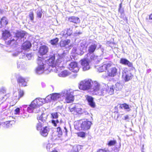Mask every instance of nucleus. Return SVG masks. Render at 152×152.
<instances>
[{
    "mask_svg": "<svg viewBox=\"0 0 152 152\" xmlns=\"http://www.w3.org/2000/svg\"><path fill=\"white\" fill-rule=\"evenodd\" d=\"M100 84L97 83H95V84L93 88V92L96 95L99 96H104L105 94L106 90L105 88H101Z\"/></svg>",
    "mask_w": 152,
    "mask_h": 152,
    "instance_id": "423d86ee",
    "label": "nucleus"
},
{
    "mask_svg": "<svg viewBox=\"0 0 152 152\" xmlns=\"http://www.w3.org/2000/svg\"><path fill=\"white\" fill-rule=\"evenodd\" d=\"M47 118V115L44 113H42L39 116L37 117L38 120H40L42 122L45 121Z\"/></svg>",
    "mask_w": 152,
    "mask_h": 152,
    "instance_id": "393cba45",
    "label": "nucleus"
},
{
    "mask_svg": "<svg viewBox=\"0 0 152 152\" xmlns=\"http://www.w3.org/2000/svg\"><path fill=\"white\" fill-rule=\"evenodd\" d=\"M116 141L115 140H111L109 141L107 144L109 146H112L116 144Z\"/></svg>",
    "mask_w": 152,
    "mask_h": 152,
    "instance_id": "e433bc0d",
    "label": "nucleus"
},
{
    "mask_svg": "<svg viewBox=\"0 0 152 152\" xmlns=\"http://www.w3.org/2000/svg\"><path fill=\"white\" fill-rule=\"evenodd\" d=\"M51 118H57L58 117V115L57 112L53 113L51 114Z\"/></svg>",
    "mask_w": 152,
    "mask_h": 152,
    "instance_id": "37998d69",
    "label": "nucleus"
},
{
    "mask_svg": "<svg viewBox=\"0 0 152 152\" xmlns=\"http://www.w3.org/2000/svg\"><path fill=\"white\" fill-rule=\"evenodd\" d=\"M44 127L43 124L40 122H39L37 124L36 128L37 130L39 132L43 129Z\"/></svg>",
    "mask_w": 152,
    "mask_h": 152,
    "instance_id": "7c9ffc66",
    "label": "nucleus"
},
{
    "mask_svg": "<svg viewBox=\"0 0 152 152\" xmlns=\"http://www.w3.org/2000/svg\"><path fill=\"white\" fill-rule=\"evenodd\" d=\"M8 24V20L5 16L2 17L0 19V28L5 27Z\"/></svg>",
    "mask_w": 152,
    "mask_h": 152,
    "instance_id": "2eb2a0df",
    "label": "nucleus"
},
{
    "mask_svg": "<svg viewBox=\"0 0 152 152\" xmlns=\"http://www.w3.org/2000/svg\"><path fill=\"white\" fill-rule=\"evenodd\" d=\"M86 99L88 102V104L92 108H94L96 106L95 102L94 100V98L88 95L85 96Z\"/></svg>",
    "mask_w": 152,
    "mask_h": 152,
    "instance_id": "ddd939ff",
    "label": "nucleus"
},
{
    "mask_svg": "<svg viewBox=\"0 0 152 152\" xmlns=\"http://www.w3.org/2000/svg\"><path fill=\"white\" fill-rule=\"evenodd\" d=\"M45 61L44 58L40 57L37 59V63L38 65L35 69L37 73H39L41 71L46 70L48 69V67H46V65L44 63L45 62Z\"/></svg>",
    "mask_w": 152,
    "mask_h": 152,
    "instance_id": "20e7f679",
    "label": "nucleus"
},
{
    "mask_svg": "<svg viewBox=\"0 0 152 152\" xmlns=\"http://www.w3.org/2000/svg\"><path fill=\"white\" fill-rule=\"evenodd\" d=\"M48 99V97H47V98H46V99Z\"/></svg>",
    "mask_w": 152,
    "mask_h": 152,
    "instance_id": "13d9d810",
    "label": "nucleus"
},
{
    "mask_svg": "<svg viewBox=\"0 0 152 152\" xmlns=\"http://www.w3.org/2000/svg\"><path fill=\"white\" fill-rule=\"evenodd\" d=\"M97 48V45L95 44H92L88 47V51L89 53L92 54L95 51Z\"/></svg>",
    "mask_w": 152,
    "mask_h": 152,
    "instance_id": "4be33fe9",
    "label": "nucleus"
},
{
    "mask_svg": "<svg viewBox=\"0 0 152 152\" xmlns=\"http://www.w3.org/2000/svg\"><path fill=\"white\" fill-rule=\"evenodd\" d=\"M49 132V129L47 126H45L43 129L39 132L40 134L43 137H47Z\"/></svg>",
    "mask_w": 152,
    "mask_h": 152,
    "instance_id": "dca6fc26",
    "label": "nucleus"
},
{
    "mask_svg": "<svg viewBox=\"0 0 152 152\" xmlns=\"http://www.w3.org/2000/svg\"><path fill=\"white\" fill-rule=\"evenodd\" d=\"M70 152H79L78 147L77 146H74Z\"/></svg>",
    "mask_w": 152,
    "mask_h": 152,
    "instance_id": "c03bdc74",
    "label": "nucleus"
},
{
    "mask_svg": "<svg viewBox=\"0 0 152 152\" xmlns=\"http://www.w3.org/2000/svg\"><path fill=\"white\" fill-rule=\"evenodd\" d=\"M70 40L68 39L66 40L61 41L60 42V45L61 47H65L68 45L70 42Z\"/></svg>",
    "mask_w": 152,
    "mask_h": 152,
    "instance_id": "a878e982",
    "label": "nucleus"
},
{
    "mask_svg": "<svg viewBox=\"0 0 152 152\" xmlns=\"http://www.w3.org/2000/svg\"><path fill=\"white\" fill-rule=\"evenodd\" d=\"M122 88V86L121 84L118 83H116L115 88L117 91L120 90Z\"/></svg>",
    "mask_w": 152,
    "mask_h": 152,
    "instance_id": "c9c22d12",
    "label": "nucleus"
},
{
    "mask_svg": "<svg viewBox=\"0 0 152 152\" xmlns=\"http://www.w3.org/2000/svg\"><path fill=\"white\" fill-rule=\"evenodd\" d=\"M42 99L36 98L35 100L32 101L31 102L36 108L39 107L41 106L43 103L41 100Z\"/></svg>",
    "mask_w": 152,
    "mask_h": 152,
    "instance_id": "412c9836",
    "label": "nucleus"
},
{
    "mask_svg": "<svg viewBox=\"0 0 152 152\" xmlns=\"http://www.w3.org/2000/svg\"><path fill=\"white\" fill-rule=\"evenodd\" d=\"M107 92H108V93L110 95L112 94L114 92V89L113 86H112L110 88H108Z\"/></svg>",
    "mask_w": 152,
    "mask_h": 152,
    "instance_id": "4c0bfd02",
    "label": "nucleus"
},
{
    "mask_svg": "<svg viewBox=\"0 0 152 152\" xmlns=\"http://www.w3.org/2000/svg\"><path fill=\"white\" fill-rule=\"evenodd\" d=\"M15 113L14 114L15 115H17L19 114L20 112V109L19 107H17L14 110Z\"/></svg>",
    "mask_w": 152,
    "mask_h": 152,
    "instance_id": "de8ad7c7",
    "label": "nucleus"
},
{
    "mask_svg": "<svg viewBox=\"0 0 152 152\" xmlns=\"http://www.w3.org/2000/svg\"><path fill=\"white\" fill-rule=\"evenodd\" d=\"M55 56H53L50 57L48 59V65L54 67L55 66Z\"/></svg>",
    "mask_w": 152,
    "mask_h": 152,
    "instance_id": "5701e85b",
    "label": "nucleus"
},
{
    "mask_svg": "<svg viewBox=\"0 0 152 152\" xmlns=\"http://www.w3.org/2000/svg\"><path fill=\"white\" fill-rule=\"evenodd\" d=\"M69 110L72 113L77 114L78 113H79L80 112H81V109L78 107L77 106H75L72 108H69Z\"/></svg>",
    "mask_w": 152,
    "mask_h": 152,
    "instance_id": "a211bd4d",
    "label": "nucleus"
},
{
    "mask_svg": "<svg viewBox=\"0 0 152 152\" xmlns=\"http://www.w3.org/2000/svg\"><path fill=\"white\" fill-rule=\"evenodd\" d=\"M82 68L84 71L89 69L90 68L89 65V61L86 58H83L80 61Z\"/></svg>",
    "mask_w": 152,
    "mask_h": 152,
    "instance_id": "6e6552de",
    "label": "nucleus"
},
{
    "mask_svg": "<svg viewBox=\"0 0 152 152\" xmlns=\"http://www.w3.org/2000/svg\"><path fill=\"white\" fill-rule=\"evenodd\" d=\"M122 7V3H121L119 4V8L118 9V11L120 12L121 14H123L124 12V11L123 9L121 10Z\"/></svg>",
    "mask_w": 152,
    "mask_h": 152,
    "instance_id": "a18cd8bd",
    "label": "nucleus"
},
{
    "mask_svg": "<svg viewBox=\"0 0 152 152\" xmlns=\"http://www.w3.org/2000/svg\"><path fill=\"white\" fill-rule=\"evenodd\" d=\"M42 10H38L37 12V17L41 18L42 16Z\"/></svg>",
    "mask_w": 152,
    "mask_h": 152,
    "instance_id": "79ce46f5",
    "label": "nucleus"
},
{
    "mask_svg": "<svg viewBox=\"0 0 152 152\" xmlns=\"http://www.w3.org/2000/svg\"><path fill=\"white\" fill-rule=\"evenodd\" d=\"M123 76L124 77V79L125 82H128L134 77L133 75L127 70L124 69L122 72Z\"/></svg>",
    "mask_w": 152,
    "mask_h": 152,
    "instance_id": "0eeeda50",
    "label": "nucleus"
},
{
    "mask_svg": "<svg viewBox=\"0 0 152 152\" xmlns=\"http://www.w3.org/2000/svg\"><path fill=\"white\" fill-rule=\"evenodd\" d=\"M92 124L91 121L86 120L83 121L81 123L79 121H77L75 123V126L77 129L79 127V126L80 125V127L82 130L86 131L89 129Z\"/></svg>",
    "mask_w": 152,
    "mask_h": 152,
    "instance_id": "7ed1b4c3",
    "label": "nucleus"
},
{
    "mask_svg": "<svg viewBox=\"0 0 152 152\" xmlns=\"http://www.w3.org/2000/svg\"><path fill=\"white\" fill-rule=\"evenodd\" d=\"M31 47V44L30 42L28 41L25 42L22 46V48L24 50H27L30 49Z\"/></svg>",
    "mask_w": 152,
    "mask_h": 152,
    "instance_id": "b1692460",
    "label": "nucleus"
},
{
    "mask_svg": "<svg viewBox=\"0 0 152 152\" xmlns=\"http://www.w3.org/2000/svg\"><path fill=\"white\" fill-rule=\"evenodd\" d=\"M120 63L122 64L127 66L130 67H133V66L132 63L130 62L126 58H122L120 59Z\"/></svg>",
    "mask_w": 152,
    "mask_h": 152,
    "instance_id": "4468645a",
    "label": "nucleus"
},
{
    "mask_svg": "<svg viewBox=\"0 0 152 152\" xmlns=\"http://www.w3.org/2000/svg\"><path fill=\"white\" fill-rule=\"evenodd\" d=\"M68 20L70 22L73 23L75 24L79 23L80 22V18L76 16H72L68 18Z\"/></svg>",
    "mask_w": 152,
    "mask_h": 152,
    "instance_id": "f3484780",
    "label": "nucleus"
},
{
    "mask_svg": "<svg viewBox=\"0 0 152 152\" xmlns=\"http://www.w3.org/2000/svg\"><path fill=\"white\" fill-rule=\"evenodd\" d=\"M62 94L60 93H55L50 95V99L53 101H55L61 98Z\"/></svg>",
    "mask_w": 152,
    "mask_h": 152,
    "instance_id": "aec40b11",
    "label": "nucleus"
},
{
    "mask_svg": "<svg viewBox=\"0 0 152 152\" xmlns=\"http://www.w3.org/2000/svg\"><path fill=\"white\" fill-rule=\"evenodd\" d=\"M58 41L59 39L57 37H56L51 39L50 41V42L52 45H56L58 44Z\"/></svg>",
    "mask_w": 152,
    "mask_h": 152,
    "instance_id": "c85d7f7f",
    "label": "nucleus"
},
{
    "mask_svg": "<svg viewBox=\"0 0 152 152\" xmlns=\"http://www.w3.org/2000/svg\"><path fill=\"white\" fill-rule=\"evenodd\" d=\"M15 124V122L14 121H8L4 123L5 126L6 128L10 127L13 124Z\"/></svg>",
    "mask_w": 152,
    "mask_h": 152,
    "instance_id": "cd10ccee",
    "label": "nucleus"
},
{
    "mask_svg": "<svg viewBox=\"0 0 152 152\" xmlns=\"http://www.w3.org/2000/svg\"><path fill=\"white\" fill-rule=\"evenodd\" d=\"M18 93V97L17 96H15L14 98L15 99L18 100L20 98L22 97L24 95V92L23 90H21L20 89Z\"/></svg>",
    "mask_w": 152,
    "mask_h": 152,
    "instance_id": "bb28decb",
    "label": "nucleus"
},
{
    "mask_svg": "<svg viewBox=\"0 0 152 152\" xmlns=\"http://www.w3.org/2000/svg\"><path fill=\"white\" fill-rule=\"evenodd\" d=\"M36 108V107L31 102L27 108V110L28 112L31 113L33 112L34 109Z\"/></svg>",
    "mask_w": 152,
    "mask_h": 152,
    "instance_id": "c756f323",
    "label": "nucleus"
},
{
    "mask_svg": "<svg viewBox=\"0 0 152 152\" xmlns=\"http://www.w3.org/2000/svg\"><path fill=\"white\" fill-rule=\"evenodd\" d=\"M64 129L65 130V132L66 133V134H67V129L66 128V127H64Z\"/></svg>",
    "mask_w": 152,
    "mask_h": 152,
    "instance_id": "6e6d98bb",
    "label": "nucleus"
},
{
    "mask_svg": "<svg viewBox=\"0 0 152 152\" xmlns=\"http://www.w3.org/2000/svg\"><path fill=\"white\" fill-rule=\"evenodd\" d=\"M50 152H59L58 149L57 148H54L52 151H50Z\"/></svg>",
    "mask_w": 152,
    "mask_h": 152,
    "instance_id": "603ef678",
    "label": "nucleus"
},
{
    "mask_svg": "<svg viewBox=\"0 0 152 152\" xmlns=\"http://www.w3.org/2000/svg\"><path fill=\"white\" fill-rule=\"evenodd\" d=\"M119 107L121 109L124 108L126 110L129 109V105L126 103H124L120 104Z\"/></svg>",
    "mask_w": 152,
    "mask_h": 152,
    "instance_id": "f704fd0d",
    "label": "nucleus"
},
{
    "mask_svg": "<svg viewBox=\"0 0 152 152\" xmlns=\"http://www.w3.org/2000/svg\"><path fill=\"white\" fill-rule=\"evenodd\" d=\"M63 94V96H64V103H70L74 102L75 96L73 95V92L71 91V89L64 91Z\"/></svg>",
    "mask_w": 152,
    "mask_h": 152,
    "instance_id": "f03ea898",
    "label": "nucleus"
},
{
    "mask_svg": "<svg viewBox=\"0 0 152 152\" xmlns=\"http://www.w3.org/2000/svg\"><path fill=\"white\" fill-rule=\"evenodd\" d=\"M97 152H108V150H107L105 148L103 149H99Z\"/></svg>",
    "mask_w": 152,
    "mask_h": 152,
    "instance_id": "8fccbe9b",
    "label": "nucleus"
},
{
    "mask_svg": "<svg viewBox=\"0 0 152 152\" xmlns=\"http://www.w3.org/2000/svg\"><path fill=\"white\" fill-rule=\"evenodd\" d=\"M113 63L110 61H106L104 62L102 65L98 68V71L99 72H105L107 74V77H113L117 74L118 69L115 67H112Z\"/></svg>",
    "mask_w": 152,
    "mask_h": 152,
    "instance_id": "f257e3e1",
    "label": "nucleus"
},
{
    "mask_svg": "<svg viewBox=\"0 0 152 152\" xmlns=\"http://www.w3.org/2000/svg\"><path fill=\"white\" fill-rule=\"evenodd\" d=\"M28 16L30 18V20L32 21L33 22L34 20V14L33 12H30Z\"/></svg>",
    "mask_w": 152,
    "mask_h": 152,
    "instance_id": "58836bf2",
    "label": "nucleus"
},
{
    "mask_svg": "<svg viewBox=\"0 0 152 152\" xmlns=\"http://www.w3.org/2000/svg\"><path fill=\"white\" fill-rule=\"evenodd\" d=\"M53 147V145L52 144H48L46 146V148L48 151H51L53 149L52 148Z\"/></svg>",
    "mask_w": 152,
    "mask_h": 152,
    "instance_id": "ea45409f",
    "label": "nucleus"
},
{
    "mask_svg": "<svg viewBox=\"0 0 152 152\" xmlns=\"http://www.w3.org/2000/svg\"><path fill=\"white\" fill-rule=\"evenodd\" d=\"M10 31L7 30H5L2 31V37L4 40H7L9 37L11 36Z\"/></svg>",
    "mask_w": 152,
    "mask_h": 152,
    "instance_id": "6ab92c4d",
    "label": "nucleus"
},
{
    "mask_svg": "<svg viewBox=\"0 0 152 152\" xmlns=\"http://www.w3.org/2000/svg\"><path fill=\"white\" fill-rule=\"evenodd\" d=\"M6 89L4 87H2L0 89V92L1 93H4L6 92Z\"/></svg>",
    "mask_w": 152,
    "mask_h": 152,
    "instance_id": "3c124183",
    "label": "nucleus"
},
{
    "mask_svg": "<svg viewBox=\"0 0 152 152\" xmlns=\"http://www.w3.org/2000/svg\"><path fill=\"white\" fill-rule=\"evenodd\" d=\"M26 56L28 57V56H30V57H31V54H27L26 55Z\"/></svg>",
    "mask_w": 152,
    "mask_h": 152,
    "instance_id": "4d7b16f0",
    "label": "nucleus"
},
{
    "mask_svg": "<svg viewBox=\"0 0 152 152\" xmlns=\"http://www.w3.org/2000/svg\"><path fill=\"white\" fill-rule=\"evenodd\" d=\"M78 137L83 138H85L86 136V133L83 132H80L76 133Z\"/></svg>",
    "mask_w": 152,
    "mask_h": 152,
    "instance_id": "2f4dec72",
    "label": "nucleus"
},
{
    "mask_svg": "<svg viewBox=\"0 0 152 152\" xmlns=\"http://www.w3.org/2000/svg\"><path fill=\"white\" fill-rule=\"evenodd\" d=\"M56 131L58 132V136H60L62 135L63 132L61 128L60 127H57Z\"/></svg>",
    "mask_w": 152,
    "mask_h": 152,
    "instance_id": "a19ab883",
    "label": "nucleus"
},
{
    "mask_svg": "<svg viewBox=\"0 0 152 152\" xmlns=\"http://www.w3.org/2000/svg\"><path fill=\"white\" fill-rule=\"evenodd\" d=\"M96 57L97 56L94 55H92L90 57V60L91 61H92V60H96Z\"/></svg>",
    "mask_w": 152,
    "mask_h": 152,
    "instance_id": "09e8293b",
    "label": "nucleus"
},
{
    "mask_svg": "<svg viewBox=\"0 0 152 152\" xmlns=\"http://www.w3.org/2000/svg\"><path fill=\"white\" fill-rule=\"evenodd\" d=\"M149 19L152 20V13L150 14L149 15Z\"/></svg>",
    "mask_w": 152,
    "mask_h": 152,
    "instance_id": "5fc2aeb1",
    "label": "nucleus"
},
{
    "mask_svg": "<svg viewBox=\"0 0 152 152\" xmlns=\"http://www.w3.org/2000/svg\"><path fill=\"white\" fill-rule=\"evenodd\" d=\"M27 33L24 31H17L15 34V37L17 38L18 39H21L24 38L25 36H26Z\"/></svg>",
    "mask_w": 152,
    "mask_h": 152,
    "instance_id": "f8f14e48",
    "label": "nucleus"
},
{
    "mask_svg": "<svg viewBox=\"0 0 152 152\" xmlns=\"http://www.w3.org/2000/svg\"><path fill=\"white\" fill-rule=\"evenodd\" d=\"M17 83L20 86L25 87L27 86V81L26 79L21 76L19 77L17 79Z\"/></svg>",
    "mask_w": 152,
    "mask_h": 152,
    "instance_id": "9d476101",
    "label": "nucleus"
},
{
    "mask_svg": "<svg viewBox=\"0 0 152 152\" xmlns=\"http://www.w3.org/2000/svg\"><path fill=\"white\" fill-rule=\"evenodd\" d=\"M48 47L45 45H42L39 48L38 52L40 56H43L46 54L48 52Z\"/></svg>",
    "mask_w": 152,
    "mask_h": 152,
    "instance_id": "1a4fd4ad",
    "label": "nucleus"
},
{
    "mask_svg": "<svg viewBox=\"0 0 152 152\" xmlns=\"http://www.w3.org/2000/svg\"><path fill=\"white\" fill-rule=\"evenodd\" d=\"M79 88L83 91L87 90L92 87L91 81L88 79H85L81 81L78 86Z\"/></svg>",
    "mask_w": 152,
    "mask_h": 152,
    "instance_id": "39448f33",
    "label": "nucleus"
},
{
    "mask_svg": "<svg viewBox=\"0 0 152 152\" xmlns=\"http://www.w3.org/2000/svg\"><path fill=\"white\" fill-rule=\"evenodd\" d=\"M69 69L72 72L76 73L79 70V67L77 66V63L75 62H71L69 64Z\"/></svg>",
    "mask_w": 152,
    "mask_h": 152,
    "instance_id": "9b49d317",
    "label": "nucleus"
},
{
    "mask_svg": "<svg viewBox=\"0 0 152 152\" xmlns=\"http://www.w3.org/2000/svg\"><path fill=\"white\" fill-rule=\"evenodd\" d=\"M16 42V40H15L14 39H13L11 40L6 41L5 42V43L7 45H13L15 44Z\"/></svg>",
    "mask_w": 152,
    "mask_h": 152,
    "instance_id": "473e14b6",
    "label": "nucleus"
},
{
    "mask_svg": "<svg viewBox=\"0 0 152 152\" xmlns=\"http://www.w3.org/2000/svg\"><path fill=\"white\" fill-rule=\"evenodd\" d=\"M129 119V116L128 115H126L124 117V120H125L128 119Z\"/></svg>",
    "mask_w": 152,
    "mask_h": 152,
    "instance_id": "864d4df0",
    "label": "nucleus"
},
{
    "mask_svg": "<svg viewBox=\"0 0 152 152\" xmlns=\"http://www.w3.org/2000/svg\"><path fill=\"white\" fill-rule=\"evenodd\" d=\"M69 74V72L66 70H64L61 72L59 74V76L61 77H65Z\"/></svg>",
    "mask_w": 152,
    "mask_h": 152,
    "instance_id": "72a5a7b5",
    "label": "nucleus"
},
{
    "mask_svg": "<svg viewBox=\"0 0 152 152\" xmlns=\"http://www.w3.org/2000/svg\"><path fill=\"white\" fill-rule=\"evenodd\" d=\"M51 123L52 124H53V126H54L56 127L57 125V124H58L59 123V121L58 119L56 120V121L53 120H51Z\"/></svg>",
    "mask_w": 152,
    "mask_h": 152,
    "instance_id": "49530a36",
    "label": "nucleus"
}]
</instances>
